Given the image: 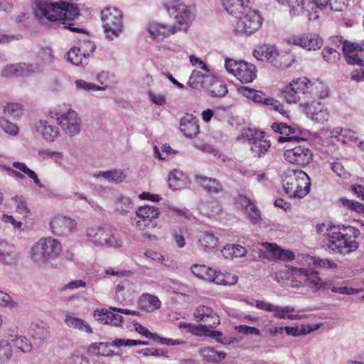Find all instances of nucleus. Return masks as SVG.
Returning <instances> with one entry per match:
<instances>
[{
  "instance_id": "obj_1",
  "label": "nucleus",
  "mask_w": 364,
  "mask_h": 364,
  "mask_svg": "<svg viewBox=\"0 0 364 364\" xmlns=\"http://www.w3.org/2000/svg\"><path fill=\"white\" fill-rule=\"evenodd\" d=\"M33 12L38 19L46 18L50 21H61L64 28L75 33H84L83 29L76 27L73 22H70L80 14L78 7L74 4L66 1L52 2L48 0H36L33 3Z\"/></svg>"
},
{
  "instance_id": "obj_2",
  "label": "nucleus",
  "mask_w": 364,
  "mask_h": 364,
  "mask_svg": "<svg viewBox=\"0 0 364 364\" xmlns=\"http://www.w3.org/2000/svg\"><path fill=\"white\" fill-rule=\"evenodd\" d=\"M162 4L168 14L174 17L178 26L155 22L150 23L147 31L150 36L156 41H161L178 31H187L191 23V11L181 0H162Z\"/></svg>"
},
{
  "instance_id": "obj_3",
  "label": "nucleus",
  "mask_w": 364,
  "mask_h": 364,
  "mask_svg": "<svg viewBox=\"0 0 364 364\" xmlns=\"http://www.w3.org/2000/svg\"><path fill=\"white\" fill-rule=\"evenodd\" d=\"M360 235V230L350 225L330 227L326 234V245L336 254L348 255L358 249L357 239Z\"/></svg>"
},
{
  "instance_id": "obj_4",
  "label": "nucleus",
  "mask_w": 364,
  "mask_h": 364,
  "mask_svg": "<svg viewBox=\"0 0 364 364\" xmlns=\"http://www.w3.org/2000/svg\"><path fill=\"white\" fill-rule=\"evenodd\" d=\"M62 252L61 243L52 237L41 238L31 248V259L38 266H47Z\"/></svg>"
},
{
  "instance_id": "obj_5",
  "label": "nucleus",
  "mask_w": 364,
  "mask_h": 364,
  "mask_svg": "<svg viewBox=\"0 0 364 364\" xmlns=\"http://www.w3.org/2000/svg\"><path fill=\"white\" fill-rule=\"evenodd\" d=\"M283 187L290 198H303L311 189V180L301 170L289 169L284 172Z\"/></svg>"
},
{
  "instance_id": "obj_6",
  "label": "nucleus",
  "mask_w": 364,
  "mask_h": 364,
  "mask_svg": "<svg viewBox=\"0 0 364 364\" xmlns=\"http://www.w3.org/2000/svg\"><path fill=\"white\" fill-rule=\"evenodd\" d=\"M291 277V286L294 287L306 286L316 292L326 287V282L319 277V272L313 269L292 267Z\"/></svg>"
},
{
  "instance_id": "obj_7",
  "label": "nucleus",
  "mask_w": 364,
  "mask_h": 364,
  "mask_svg": "<svg viewBox=\"0 0 364 364\" xmlns=\"http://www.w3.org/2000/svg\"><path fill=\"white\" fill-rule=\"evenodd\" d=\"M225 67L230 74L233 75L242 83L252 82L257 77V68L252 63L227 59Z\"/></svg>"
},
{
  "instance_id": "obj_8",
  "label": "nucleus",
  "mask_w": 364,
  "mask_h": 364,
  "mask_svg": "<svg viewBox=\"0 0 364 364\" xmlns=\"http://www.w3.org/2000/svg\"><path fill=\"white\" fill-rule=\"evenodd\" d=\"M103 27L107 37L113 38L123 29L122 14L115 8H106L101 13Z\"/></svg>"
},
{
  "instance_id": "obj_9",
  "label": "nucleus",
  "mask_w": 364,
  "mask_h": 364,
  "mask_svg": "<svg viewBox=\"0 0 364 364\" xmlns=\"http://www.w3.org/2000/svg\"><path fill=\"white\" fill-rule=\"evenodd\" d=\"M88 240L96 245L117 247L122 245L121 241L114 235L112 230L107 227L93 226L87 229Z\"/></svg>"
},
{
  "instance_id": "obj_10",
  "label": "nucleus",
  "mask_w": 364,
  "mask_h": 364,
  "mask_svg": "<svg viewBox=\"0 0 364 364\" xmlns=\"http://www.w3.org/2000/svg\"><path fill=\"white\" fill-rule=\"evenodd\" d=\"M245 136L250 146V150L254 157L261 158L264 156L271 147V142L264 138V132L249 129Z\"/></svg>"
},
{
  "instance_id": "obj_11",
  "label": "nucleus",
  "mask_w": 364,
  "mask_h": 364,
  "mask_svg": "<svg viewBox=\"0 0 364 364\" xmlns=\"http://www.w3.org/2000/svg\"><path fill=\"white\" fill-rule=\"evenodd\" d=\"M119 313L134 316L139 314V313L136 311L120 308H110V310L106 309H96L94 311V316L101 323L118 326L123 322V318Z\"/></svg>"
},
{
  "instance_id": "obj_12",
  "label": "nucleus",
  "mask_w": 364,
  "mask_h": 364,
  "mask_svg": "<svg viewBox=\"0 0 364 364\" xmlns=\"http://www.w3.org/2000/svg\"><path fill=\"white\" fill-rule=\"evenodd\" d=\"M52 118H56L58 124L62 127L65 134L74 136L80 131V118L77 114L72 109L62 114L58 112H50Z\"/></svg>"
},
{
  "instance_id": "obj_13",
  "label": "nucleus",
  "mask_w": 364,
  "mask_h": 364,
  "mask_svg": "<svg viewBox=\"0 0 364 364\" xmlns=\"http://www.w3.org/2000/svg\"><path fill=\"white\" fill-rule=\"evenodd\" d=\"M284 158L289 164L304 167L312 162L314 154L308 147L298 145L287 148L284 152Z\"/></svg>"
},
{
  "instance_id": "obj_14",
  "label": "nucleus",
  "mask_w": 364,
  "mask_h": 364,
  "mask_svg": "<svg viewBox=\"0 0 364 364\" xmlns=\"http://www.w3.org/2000/svg\"><path fill=\"white\" fill-rule=\"evenodd\" d=\"M243 16L240 17L235 31L239 33L250 35L257 31L262 25V18L259 14L248 8Z\"/></svg>"
},
{
  "instance_id": "obj_15",
  "label": "nucleus",
  "mask_w": 364,
  "mask_h": 364,
  "mask_svg": "<svg viewBox=\"0 0 364 364\" xmlns=\"http://www.w3.org/2000/svg\"><path fill=\"white\" fill-rule=\"evenodd\" d=\"M287 44L299 46L308 50H316L323 45V39L316 33L291 35L286 40Z\"/></svg>"
},
{
  "instance_id": "obj_16",
  "label": "nucleus",
  "mask_w": 364,
  "mask_h": 364,
  "mask_svg": "<svg viewBox=\"0 0 364 364\" xmlns=\"http://www.w3.org/2000/svg\"><path fill=\"white\" fill-rule=\"evenodd\" d=\"M306 117L317 123H323L329 119L330 112L321 102L312 101L301 105Z\"/></svg>"
},
{
  "instance_id": "obj_17",
  "label": "nucleus",
  "mask_w": 364,
  "mask_h": 364,
  "mask_svg": "<svg viewBox=\"0 0 364 364\" xmlns=\"http://www.w3.org/2000/svg\"><path fill=\"white\" fill-rule=\"evenodd\" d=\"M77 223L75 220L63 215L54 216L50 222L51 232L58 236H67L75 231Z\"/></svg>"
},
{
  "instance_id": "obj_18",
  "label": "nucleus",
  "mask_w": 364,
  "mask_h": 364,
  "mask_svg": "<svg viewBox=\"0 0 364 364\" xmlns=\"http://www.w3.org/2000/svg\"><path fill=\"white\" fill-rule=\"evenodd\" d=\"M363 45L348 41L343 42V51L348 64L364 66V56L363 54Z\"/></svg>"
},
{
  "instance_id": "obj_19",
  "label": "nucleus",
  "mask_w": 364,
  "mask_h": 364,
  "mask_svg": "<svg viewBox=\"0 0 364 364\" xmlns=\"http://www.w3.org/2000/svg\"><path fill=\"white\" fill-rule=\"evenodd\" d=\"M87 48H90V52H93L95 45L91 41H87L80 48H72L67 53L68 60L77 66L87 65L90 53L87 52Z\"/></svg>"
},
{
  "instance_id": "obj_20",
  "label": "nucleus",
  "mask_w": 364,
  "mask_h": 364,
  "mask_svg": "<svg viewBox=\"0 0 364 364\" xmlns=\"http://www.w3.org/2000/svg\"><path fill=\"white\" fill-rule=\"evenodd\" d=\"M137 220L136 228L141 231L146 230L150 225H154L153 220L158 218L159 210L157 208L149 205L139 207L136 211Z\"/></svg>"
},
{
  "instance_id": "obj_21",
  "label": "nucleus",
  "mask_w": 364,
  "mask_h": 364,
  "mask_svg": "<svg viewBox=\"0 0 364 364\" xmlns=\"http://www.w3.org/2000/svg\"><path fill=\"white\" fill-rule=\"evenodd\" d=\"M264 252L260 250L259 257L271 260L291 261L295 257L291 250H284L276 244L265 242L262 245Z\"/></svg>"
},
{
  "instance_id": "obj_22",
  "label": "nucleus",
  "mask_w": 364,
  "mask_h": 364,
  "mask_svg": "<svg viewBox=\"0 0 364 364\" xmlns=\"http://www.w3.org/2000/svg\"><path fill=\"white\" fill-rule=\"evenodd\" d=\"M193 317L197 322L206 325L209 328H214L220 323V317L215 311L204 305H200L196 309Z\"/></svg>"
},
{
  "instance_id": "obj_23",
  "label": "nucleus",
  "mask_w": 364,
  "mask_h": 364,
  "mask_svg": "<svg viewBox=\"0 0 364 364\" xmlns=\"http://www.w3.org/2000/svg\"><path fill=\"white\" fill-rule=\"evenodd\" d=\"M289 14L291 17L304 15L310 20L312 18L313 13H316L311 0H294L291 4H289Z\"/></svg>"
},
{
  "instance_id": "obj_24",
  "label": "nucleus",
  "mask_w": 364,
  "mask_h": 364,
  "mask_svg": "<svg viewBox=\"0 0 364 364\" xmlns=\"http://www.w3.org/2000/svg\"><path fill=\"white\" fill-rule=\"evenodd\" d=\"M194 178L196 183L209 194H219L224 191L222 183L215 178L197 174Z\"/></svg>"
},
{
  "instance_id": "obj_25",
  "label": "nucleus",
  "mask_w": 364,
  "mask_h": 364,
  "mask_svg": "<svg viewBox=\"0 0 364 364\" xmlns=\"http://www.w3.org/2000/svg\"><path fill=\"white\" fill-rule=\"evenodd\" d=\"M180 129L187 138H193L199 133L198 120L193 114H186L180 121Z\"/></svg>"
},
{
  "instance_id": "obj_26",
  "label": "nucleus",
  "mask_w": 364,
  "mask_h": 364,
  "mask_svg": "<svg viewBox=\"0 0 364 364\" xmlns=\"http://www.w3.org/2000/svg\"><path fill=\"white\" fill-rule=\"evenodd\" d=\"M138 305L140 309L151 313L159 309L161 306V302L156 296L144 293L139 298Z\"/></svg>"
},
{
  "instance_id": "obj_27",
  "label": "nucleus",
  "mask_w": 364,
  "mask_h": 364,
  "mask_svg": "<svg viewBox=\"0 0 364 364\" xmlns=\"http://www.w3.org/2000/svg\"><path fill=\"white\" fill-rule=\"evenodd\" d=\"M225 9L231 15L238 17L248 9L249 0H222Z\"/></svg>"
},
{
  "instance_id": "obj_28",
  "label": "nucleus",
  "mask_w": 364,
  "mask_h": 364,
  "mask_svg": "<svg viewBox=\"0 0 364 364\" xmlns=\"http://www.w3.org/2000/svg\"><path fill=\"white\" fill-rule=\"evenodd\" d=\"M272 129L274 132H278L282 135H284L280 136L278 138L279 142L282 143L285 141H297L300 139V138L298 136L294 135L291 136V134H294L296 132V130L294 127L288 126L286 124L274 122L272 124Z\"/></svg>"
},
{
  "instance_id": "obj_29",
  "label": "nucleus",
  "mask_w": 364,
  "mask_h": 364,
  "mask_svg": "<svg viewBox=\"0 0 364 364\" xmlns=\"http://www.w3.org/2000/svg\"><path fill=\"white\" fill-rule=\"evenodd\" d=\"M18 255L14 245L5 242H0V262L6 264H15Z\"/></svg>"
},
{
  "instance_id": "obj_30",
  "label": "nucleus",
  "mask_w": 364,
  "mask_h": 364,
  "mask_svg": "<svg viewBox=\"0 0 364 364\" xmlns=\"http://www.w3.org/2000/svg\"><path fill=\"white\" fill-rule=\"evenodd\" d=\"M294 62V59L289 54H281L277 52L270 61L268 63L277 69L284 70L289 68Z\"/></svg>"
},
{
  "instance_id": "obj_31",
  "label": "nucleus",
  "mask_w": 364,
  "mask_h": 364,
  "mask_svg": "<svg viewBox=\"0 0 364 364\" xmlns=\"http://www.w3.org/2000/svg\"><path fill=\"white\" fill-rule=\"evenodd\" d=\"M242 204L245 207V212L251 223L257 224L261 221V213L251 200L245 197L242 200Z\"/></svg>"
},
{
  "instance_id": "obj_32",
  "label": "nucleus",
  "mask_w": 364,
  "mask_h": 364,
  "mask_svg": "<svg viewBox=\"0 0 364 364\" xmlns=\"http://www.w3.org/2000/svg\"><path fill=\"white\" fill-rule=\"evenodd\" d=\"M37 129L42 133L45 139L48 141H53L59 134L58 128L53 127L46 121L41 120L37 125Z\"/></svg>"
},
{
  "instance_id": "obj_33",
  "label": "nucleus",
  "mask_w": 364,
  "mask_h": 364,
  "mask_svg": "<svg viewBox=\"0 0 364 364\" xmlns=\"http://www.w3.org/2000/svg\"><path fill=\"white\" fill-rule=\"evenodd\" d=\"M277 48L274 46L263 45L258 47L253 52V55L258 60H266L267 63L274 58V55H277Z\"/></svg>"
},
{
  "instance_id": "obj_34",
  "label": "nucleus",
  "mask_w": 364,
  "mask_h": 364,
  "mask_svg": "<svg viewBox=\"0 0 364 364\" xmlns=\"http://www.w3.org/2000/svg\"><path fill=\"white\" fill-rule=\"evenodd\" d=\"M30 335L35 340L43 341L50 337L49 328L43 323H33L30 327Z\"/></svg>"
},
{
  "instance_id": "obj_35",
  "label": "nucleus",
  "mask_w": 364,
  "mask_h": 364,
  "mask_svg": "<svg viewBox=\"0 0 364 364\" xmlns=\"http://www.w3.org/2000/svg\"><path fill=\"white\" fill-rule=\"evenodd\" d=\"M23 105L16 102H7L3 107L4 115L14 120H18L23 115Z\"/></svg>"
},
{
  "instance_id": "obj_36",
  "label": "nucleus",
  "mask_w": 364,
  "mask_h": 364,
  "mask_svg": "<svg viewBox=\"0 0 364 364\" xmlns=\"http://www.w3.org/2000/svg\"><path fill=\"white\" fill-rule=\"evenodd\" d=\"M112 346L107 343H93L89 346L88 353L95 356H112L114 354Z\"/></svg>"
},
{
  "instance_id": "obj_37",
  "label": "nucleus",
  "mask_w": 364,
  "mask_h": 364,
  "mask_svg": "<svg viewBox=\"0 0 364 364\" xmlns=\"http://www.w3.org/2000/svg\"><path fill=\"white\" fill-rule=\"evenodd\" d=\"M186 176L179 170H173L168 176V184L173 191L179 190L185 186Z\"/></svg>"
},
{
  "instance_id": "obj_38",
  "label": "nucleus",
  "mask_w": 364,
  "mask_h": 364,
  "mask_svg": "<svg viewBox=\"0 0 364 364\" xmlns=\"http://www.w3.org/2000/svg\"><path fill=\"white\" fill-rule=\"evenodd\" d=\"M200 354L207 362L218 363L226 357L224 352L217 351L213 348L205 347L200 349Z\"/></svg>"
},
{
  "instance_id": "obj_39",
  "label": "nucleus",
  "mask_w": 364,
  "mask_h": 364,
  "mask_svg": "<svg viewBox=\"0 0 364 364\" xmlns=\"http://www.w3.org/2000/svg\"><path fill=\"white\" fill-rule=\"evenodd\" d=\"M295 311L294 307L287 306L284 307H282L278 305H272V309L270 312H273V316L277 318L284 319H296L298 318L297 315L293 314Z\"/></svg>"
},
{
  "instance_id": "obj_40",
  "label": "nucleus",
  "mask_w": 364,
  "mask_h": 364,
  "mask_svg": "<svg viewBox=\"0 0 364 364\" xmlns=\"http://www.w3.org/2000/svg\"><path fill=\"white\" fill-rule=\"evenodd\" d=\"M11 343L16 352L28 353L33 350V346L30 340L23 336H16L11 340Z\"/></svg>"
},
{
  "instance_id": "obj_41",
  "label": "nucleus",
  "mask_w": 364,
  "mask_h": 364,
  "mask_svg": "<svg viewBox=\"0 0 364 364\" xmlns=\"http://www.w3.org/2000/svg\"><path fill=\"white\" fill-rule=\"evenodd\" d=\"M65 322L70 327L75 329H78L81 331H85L88 334L92 333V329L90 326L84 320L74 317L72 316H67Z\"/></svg>"
},
{
  "instance_id": "obj_42",
  "label": "nucleus",
  "mask_w": 364,
  "mask_h": 364,
  "mask_svg": "<svg viewBox=\"0 0 364 364\" xmlns=\"http://www.w3.org/2000/svg\"><path fill=\"white\" fill-rule=\"evenodd\" d=\"M218 242V237L213 232L208 231L201 232L198 238V244L203 249H213Z\"/></svg>"
},
{
  "instance_id": "obj_43",
  "label": "nucleus",
  "mask_w": 364,
  "mask_h": 364,
  "mask_svg": "<svg viewBox=\"0 0 364 364\" xmlns=\"http://www.w3.org/2000/svg\"><path fill=\"white\" fill-rule=\"evenodd\" d=\"M134 208L132 200L125 196H121L115 202V210L122 215L130 213Z\"/></svg>"
},
{
  "instance_id": "obj_44",
  "label": "nucleus",
  "mask_w": 364,
  "mask_h": 364,
  "mask_svg": "<svg viewBox=\"0 0 364 364\" xmlns=\"http://www.w3.org/2000/svg\"><path fill=\"white\" fill-rule=\"evenodd\" d=\"M282 96L284 100L289 104L296 103L300 100L299 93L294 87L291 85V82L284 87L282 90Z\"/></svg>"
},
{
  "instance_id": "obj_45",
  "label": "nucleus",
  "mask_w": 364,
  "mask_h": 364,
  "mask_svg": "<svg viewBox=\"0 0 364 364\" xmlns=\"http://www.w3.org/2000/svg\"><path fill=\"white\" fill-rule=\"evenodd\" d=\"M13 355L11 343L4 339L0 340V364L7 363Z\"/></svg>"
},
{
  "instance_id": "obj_46",
  "label": "nucleus",
  "mask_w": 364,
  "mask_h": 364,
  "mask_svg": "<svg viewBox=\"0 0 364 364\" xmlns=\"http://www.w3.org/2000/svg\"><path fill=\"white\" fill-rule=\"evenodd\" d=\"M191 269L195 276L207 281H209V279L211 278V274H213V269L204 264H193Z\"/></svg>"
},
{
  "instance_id": "obj_47",
  "label": "nucleus",
  "mask_w": 364,
  "mask_h": 364,
  "mask_svg": "<svg viewBox=\"0 0 364 364\" xmlns=\"http://www.w3.org/2000/svg\"><path fill=\"white\" fill-rule=\"evenodd\" d=\"M339 201L345 210L355 212L358 214L364 213V205L360 202L343 198H340Z\"/></svg>"
},
{
  "instance_id": "obj_48",
  "label": "nucleus",
  "mask_w": 364,
  "mask_h": 364,
  "mask_svg": "<svg viewBox=\"0 0 364 364\" xmlns=\"http://www.w3.org/2000/svg\"><path fill=\"white\" fill-rule=\"evenodd\" d=\"M291 85L294 87L299 95L310 93L311 81L305 77H298L291 81Z\"/></svg>"
},
{
  "instance_id": "obj_49",
  "label": "nucleus",
  "mask_w": 364,
  "mask_h": 364,
  "mask_svg": "<svg viewBox=\"0 0 364 364\" xmlns=\"http://www.w3.org/2000/svg\"><path fill=\"white\" fill-rule=\"evenodd\" d=\"M95 176L97 177L102 176L108 181L115 183L122 182L126 177V175L122 171L116 169L109 171L100 172L98 174H95Z\"/></svg>"
},
{
  "instance_id": "obj_50",
  "label": "nucleus",
  "mask_w": 364,
  "mask_h": 364,
  "mask_svg": "<svg viewBox=\"0 0 364 364\" xmlns=\"http://www.w3.org/2000/svg\"><path fill=\"white\" fill-rule=\"evenodd\" d=\"M53 58V55L50 48H41L36 53V61L41 65H47L51 63Z\"/></svg>"
},
{
  "instance_id": "obj_51",
  "label": "nucleus",
  "mask_w": 364,
  "mask_h": 364,
  "mask_svg": "<svg viewBox=\"0 0 364 364\" xmlns=\"http://www.w3.org/2000/svg\"><path fill=\"white\" fill-rule=\"evenodd\" d=\"M180 327L188 328V330L192 333L198 336L208 335V333L210 331V328L206 325L202 324L201 323L197 325L193 323H180Z\"/></svg>"
},
{
  "instance_id": "obj_52",
  "label": "nucleus",
  "mask_w": 364,
  "mask_h": 364,
  "mask_svg": "<svg viewBox=\"0 0 364 364\" xmlns=\"http://www.w3.org/2000/svg\"><path fill=\"white\" fill-rule=\"evenodd\" d=\"M209 92L213 97H222L227 94L228 88L225 83L216 80L210 85Z\"/></svg>"
},
{
  "instance_id": "obj_53",
  "label": "nucleus",
  "mask_w": 364,
  "mask_h": 364,
  "mask_svg": "<svg viewBox=\"0 0 364 364\" xmlns=\"http://www.w3.org/2000/svg\"><path fill=\"white\" fill-rule=\"evenodd\" d=\"M310 93L320 98H325L328 96L329 90L327 85L321 82H311Z\"/></svg>"
},
{
  "instance_id": "obj_54",
  "label": "nucleus",
  "mask_w": 364,
  "mask_h": 364,
  "mask_svg": "<svg viewBox=\"0 0 364 364\" xmlns=\"http://www.w3.org/2000/svg\"><path fill=\"white\" fill-rule=\"evenodd\" d=\"M227 250H232L231 253L225 255V257L227 259H231L233 257H241L246 255L247 250L245 247L240 245H227L225 246V252Z\"/></svg>"
},
{
  "instance_id": "obj_55",
  "label": "nucleus",
  "mask_w": 364,
  "mask_h": 364,
  "mask_svg": "<svg viewBox=\"0 0 364 364\" xmlns=\"http://www.w3.org/2000/svg\"><path fill=\"white\" fill-rule=\"evenodd\" d=\"M205 75L198 70H193L189 77L188 85L193 89H199L203 87Z\"/></svg>"
},
{
  "instance_id": "obj_56",
  "label": "nucleus",
  "mask_w": 364,
  "mask_h": 364,
  "mask_svg": "<svg viewBox=\"0 0 364 364\" xmlns=\"http://www.w3.org/2000/svg\"><path fill=\"white\" fill-rule=\"evenodd\" d=\"M13 166L26 174L28 178L33 180L36 185H38L39 187H41V181L38 178L37 174L33 171L27 167L24 163L14 162L13 164Z\"/></svg>"
},
{
  "instance_id": "obj_57",
  "label": "nucleus",
  "mask_w": 364,
  "mask_h": 364,
  "mask_svg": "<svg viewBox=\"0 0 364 364\" xmlns=\"http://www.w3.org/2000/svg\"><path fill=\"white\" fill-rule=\"evenodd\" d=\"M240 92L246 97L253 100L255 102L262 103L263 101V94L260 92L249 88L247 87H242Z\"/></svg>"
},
{
  "instance_id": "obj_58",
  "label": "nucleus",
  "mask_w": 364,
  "mask_h": 364,
  "mask_svg": "<svg viewBox=\"0 0 364 364\" xmlns=\"http://www.w3.org/2000/svg\"><path fill=\"white\" fill-rule=\"evenodd\" d=\"M24 70L18 65H11L5 67L1 75L5 77H18L23 75Z\"/></svg>"
},
{
  "instance_id": "obj_59",
  "label": "nucleus",
  "mask_w": 364,
  "mask_h": 364,
  "mask_svg": "<svg viewBox=\"0 0 364 364\" xmlns=\"http://www.w3.org/2000/svg\"><path fill=\"white\" fill-rule=\"evenodd\" d=\"M112 344L115 347L120 348L122 346H146L149 343L140 340L117 338L113 341Z\"/></svg>"
},
{
  "instance_id": "obj_60",
  "label": "nucleus",
  "mask_w": 364,
  "mask_h": 364,
  "mask_svg": "<svg viewBox=\"0 0 364 364\" xmlns=\"http://www.w3.org/2000/svg\"><path fill=\"white\" fill-rule=\"evenodd\" d=\"M322 55L324 60L328 63H335L340 58L339 52L329 47L323 49Z\"/></svg>"
},
{
  "instance_id": "obj_61",
  "label": "nucleus",
  "mask_w": 364,
  "mask_h": 364,
  "mask_svg": "<svg viewBox=\"0 0 364 364\" xmlns=\"http://www.w3.org/2000/svg\"><path fill=\"white\" fill-rule=\"evenodd\" d=\"M0 127L3 131L11 135H16L18 132V127L5 118L0 119Z\"/></svg>"
},
{
  "instance_id": "obj_62",
  "label": "nucleus",
  "mask_w": 364,
  "mask_h": 364,
  "mask_svg": "<svg viewBox=\"0 0 364 364\" xmlns=\"http://www.w3.org/2000/svg\"><path fill=\"white\" fill-rule=\"evenodd\" d=\"M314 264L323 269H336L337 268V264L331 259H321L318 257H314L313 259Z\"/></svg>"
},
{
  "instance_id": "obj_63",
  "label": "nucleus",
  "mask_w": 364,
  "mask_h": 364,
  "mask_svg": "<svg viewBox=\"0 0 364 364\" xmlns=\"http://www.w3.org/2000/svg\"><path fill=\"white\" fill-rule=\"evenodd\" d=\"M364 291L363 289H354L347 287H333L331 291L341 294L352 295Z\"/></svg>"
},
{
  "instance_id": "obj_64",
  "label": "nucleus",
  "mask_w": 364,
  "mask_h": 364,
  "mask_svg": "<svg viewBox=\"0 0 364 364\" xmlns=\"http://www.w3.org/2000/svg\"><path fill=\"white\" fill-rule=\"evenodd\" d=\"M331 170L339 177L347 178L350 174L345 169L343 165L340 162H333L331 164Z\"/></svg>"
}]
</instances>
